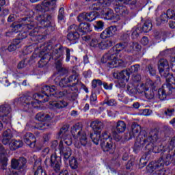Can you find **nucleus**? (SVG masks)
<instances>
[{"instance_id":"obj_41","label":"nucleus","mask_w":175,"mask_h":175,"mask_svg":"<svg viewBox=\"0 0 175 175\" xmlns=\"http://www.w3.org/2000/svg\"><path fill=\"white\" fill-rule=\"evenodd\" d=\"M79 163L75 157H71L70 159V166L72 169H77Z\"/></svg>"},{"instance_id":"obj_13","label":"nucleus","mask_w":175,"mask_h":175,"mask_svg":"<svg viewBox=\"0 0 175 175\" xmlns=\"http://www.w3.org/2000/svg\"><path fill=\"white\" fill-rule=\"evenodd\" d=\"M12 112V108L8 104L3 105L0 106V118H2L3 122L9 124L10 122V118H8V116Z\"/></svg>"},{"instance_id":"obj_40","label":"nucleus","mask_w":175,"mask_h":175,"mask_svg":"<svg viewBox=\"0 0 175 175\" xmlns=\"http://www.w3.org/2000/svg\"><path fill=\"white\" fill-rule=\"evenodd\" d=\"M139 65L136 64L134 66H131V68H128L126 70H127L129 75H131V73H136L139 72Z\"/></svg>"},{"instance_id":"obj_55","label":"nucleus","mask_w":175,"mask_h":175,"mask_svg":"<svg viewBox=\"0 0 175 175\" xmlns=\"http://www.w3.org/2000/svg\"><path fill=\"white\" fill-rule=\"evenodd\" d=\"M148 69L149 73L151 76H155L157 71L155 70V68H154V67H152V66H148Z\"/></svg>"},{"instance_id":"obj_21","label":"nucleus","mask_w":175,"mask_h":175,"mask_svg":"<svg viewBox=\"0 0 175 175\" xmlns=\"http://www.w3.org/2000/svg\"><path fill=\"white\" fill-rule=\"evenodd\" d=\"M59 150L60 154L65 159H69L72 155V150L69 147H64V142H60L59 144Z\"/></svg>"},{"instance_id":"obj_5","label":"nucleus","mask_w":175,"mask_h":175,"mask_svg":"<svg viewBox=\"0 0 175 175\" xmlns=\"http://www.w3.org/2000/svg\"><path fill=\"white\" fill-rule=\"evenodd\" d=\"M164 148L163 152H161V158L156 162L152 161L150 164L146 167V169L149 173H152L154 170H157V169H162L163 166H169L170 165L172 161H173V156H172V150L170 149H167Z\"/></svg>"},{"instance_id":"obj_11","label":"nucleus","mask_w":175,"mask_h":175,"mask_svg":"<svg viewBox=\"0 0 175 175\" xmlns=\"http://www.w3.org/2000/svg\"><path fill=\"white\" fill-rule=\"evenodd\" d=\"M90 137L96 146H98L100 142L103 143V142H106L109 140V139H112L111 135L109 131H103L101 134L100 131L94 132V133L90 134Z\"/></svg>"},{"instance_id":"obj_48","label":"nucleus","mask_w":175,"mask_h":175,"mask_svg":"<svg viewBox=\"0 0 175 175\" xmlns=\"http://www.w3.org/2000/svg\"><path fill=\"white\" fill-rule=\"evenodd\" d=\"M47 126H49V124H46V123L43 122H39L36 124V128L40 131H43L46 129Z\"/></svg>"},{"instance_id":"obj_57","label":"nucleus","mask_w":175,"mask_h":175,"mask_svg":"<svg viewBox=\"0 0 175 175\" xmlns=\"http://www.w3.org/2000/svg\"><path fill=\"white\" fill-rule=\"evenodd\" d=\"M64 8H61L59 10L58 20H62L65 16L64 15Z\"/></svg>"},{"instance_id":"obj_63","label":"nucleus","mask_w":175,"mask_h":175,"mask_svg":"<svg viewBox=\"0 0 175 175\" xmlns=\"http://www.w3.org/2000/svg\"><path fill=\"white\" fill-rule=\"evenodd\" d=\"M50 152L49 148H45L42 150V157H46Z\"/></svg>"},{"instance_id":"obj_61","label":"nucleus","mask_w":175,"mask_h":175,"mask_svg":"<svg viewBox=\"0 0 175 175\" xmlns=\"http://www.w3.org/2000/svg\"><path fill=\"white\" fill-rule=\"evenodd\" d=\"M131 31H127L126 33L123 34L122 39L123 40H126V39H129V36H131Z\"/></svg>"},{"instance_id":"obj_56","label":"nucleus","mask_w":175,"mask_h":175,"mask_svg":"<svg viewBox=\"0 0 175 175\" xmlns=\"http://www.w3.org/2000/svg\"><path fill=\"white\" fill-rule=\"evenodd\" d=\"M54 118V113L45 114L44 121H51Z\"/></svg>"},{"instance_id":"obj_59","label":"nucleus","mask_w":175,"mask_h":175,"mask_svg":"<svg viewBox=\"0 0 175 175\" xmlns=\"http://www.w3.org/2000/svg\"><path fill=\"white\" fill-rule=\"evenodd\" d=\"M103 85L105 90H113V83H110L109 85H107V83L104 82L103 83Z\"/></svg>"},{"instance_id":"obj_34","label":"nucleus","mask_w":175,"mask_h":175,"mask_svg":"<svg viewBox=\"0 0 175 175\" xmlns=\"http://www.w3.org/2000/svg\"><path fill=\"white\" fill-rule=\"evenodd\" d=\"M102 14L105 16L107 20H112V18H114V12L112 10H110V8L105 9V11L102 12Z\"/></svg>"},{"instance_id":"obj_28","label":"nucleus","mask_w":175,"mask_h":175,"mask_svg":"<svg viewBox=\"0 0 175 175\" xmlns=\"http://www.w3.org/2000/svg\"><path fill=\"white\" fill-rule=\"evenodd\" d=\"M10 150H17V148H20L24 146V143L22 141H17L16 139H12V142L9 144Z\"/></svg>"},{"instance_id":"obj_44","label":"nucleus","mask_w":175,"mask_h":175,"mask_svg":"<svg viewBox=\"0 0 175 175\" xmlns=\"http://www.w3.org/2000/svg\"><path fill=\"white\" fill-rule=\"evenodd\" d=\"M116 2H120V3H125L126 5H136V0H116Z\"/></svg>"},{"instance_id":"obj_2","label":"nucleus","mask_w":175,"mask_h":175,"mask_svg":"<svg viewBox=\"0 0 175 175\" xmlns=\"http://www.w3.org/2000/svg\"><path fill=\"white\" fill-rule=\"evenodd\" d=\"M142 132V127L140 125L133 123L131 126V131L129 133V139L136 137V142L135 143V147L137 150H140L144 147L145 150L148 151H153L154 152H161L158 150H155L157 148V142H158V135L159 133L157 130L150 131L149 137L146 138L143 137V135H140Z\"/></svg>"},{"instance_id":"obj_22","label":"nucleus","mask_w":175,"mask_h":175,"mask_svg":"<svg viewBox=\"0 0 175 175\" xmlns=\"http://www.w3.org/2000/svg\"><path fill=\"white\" fill-rule=\"evenodd\" d=\"M8 153L3 148V146L0 144V165L5 167V166L8 165Z\"/></svg>"},{"instance_id":"obj_36","label":"nucleus","mask_w":175,"mask_h":175,"mask_svg":"<svg viewBox=\"0 0 175 175\" xmlns=\"http://www.w3.org/2000/svg\"><path fill=\"white\" fill-rule=\"evenodd\" d=\"M152 29V23H151V21L147 20L144 24L142 27V32H150V31Z\"/></svg>"},{"instance_id":"obj_42","label":"nucleus","mask_w":175,"mask_h":175,"mask_svg":"<svg viewBox=\"0 0 175 175\" xmlns=\"http://www.w3.org/2000/svg\"><path fill=\"white\" fill-rule=\"evenodd\" d=\"M44 16L40 15V16L37 17L38 21L40 22V25L42 26H39L40 28H43V27H47V25H46V21L44 19Z\"/></svg>"},{"instance_id":"obj_30","label":"nucleus","mask_w":175,"mask_h":175,"mask_svg":"<svg viewBox=\"0 0 175 175\" xmlns=\"http://www.w3.org/2000/svg\"><path fill=\"white\" fill-rule=\"evenodd\" d=\"M57 0H48L42 3V8H48L46 10H52L55 8V2Z\"/></svg>"},{"instance_id":"obj_33","label":"nucleus","mask_w":175,"mask_h":175,"mask_svg":"<svg viewBox=\"0 0 175 175\" xmlns=\"http://www.w3.org/2000/svg\"><path fill=\"white\" fill-rule=\"evenodd\" d=\"M79 70L77 69V66H75L72 68V75L70 76L68 78H67V80H72L70 81V83H72L73 81H75V80H77L79 79Z\"/></svg>"},{"instance_id":"obj_60","label":"nucleus","mask_w":175,"mask_h":175,"mask_svg":"<svg viewBox=\"0 0 175 175\" xmlns=\"http://www.w3.org/2000/svg\"><path fill=\"white\" fill-rule=\"evenodd\" d=\"M62 59H57L56 62V68L58 69V70H61L62 69Z\"/></svg>"},{"instance_id":"obj_8","label":"nucleus","mask_w":175,"mask_h":175,"mask_svg":"<svg viewBox=\"0 0 175 175\" xmlns=\"http://www.w3.org/2000/svg\"><path fill=\"white\" fill-rule=\"evenodd\" d=\"M154 90H155V83L151 80H148L145 84L142 83L138 86V92L140 94L144 92V95L147 99L154 98Z\"/></svg>"},{"instance_id":"obj_35","label":"nucleus","mask_w":175,"mask_h":175,"mask_svg":"<svg viewBox=\"0 0 175 175\" xmlns=\"http://www.w3.org/2000/svg\"><path fill=\"white\" fill-rule=\"evenodd\" d=\"M156 21L157 25H161V24H165V23H167V21H169V18L167 17V15L164 13L162 14L160 18H157Z\"/></svg>"},{"instance_id":"obj_26","label":"nucleus","mask_w":175,"mask_h":175,"mask_svg":"<svg viewBox=\"0 0 175 175\" xmlns=\"http://www.w3.org/2000/svg\"><path fill=\"white\" fill-rule=\"evenodd\" d=\"M114 79H118V80H121L122 79H125L126 76L129 77V72L128 70H122L121 72H114L113 74Z\"/></svg>"},{"instance_id":"obj_6","label":"nucleus","mask_w":175,"mask_h":175,"mask_svg":"<svg viewBox=\"0 0 175 175\" xmlns=\"http://www.w3.org/2000/svg\"><path fill=\"white\" fill-rule=\"evenodd\" d=\"M23 29L27 31V29H32L29 33V36L33 38H36V36H39V27H36L35 22L32 21V18L26 17L22 18V23H19L14 27L12 29L13 32H21Z\"/></svg>"},{"instance_id":"obj_4","label":"nucleus","mask_w":175,"mask_h":175,"mask_svg":"<svg viewBox=\"0 0 175 175\" xmlns=\"http://www.w3.org/2000/svg\"><path fill=\"white\" fill-rule=\"evenodd\" d=\"M56 88L55 85L49 86L47 85H44L41 88V92L43 94H40L38 93H36L32 94L29 93L25 94V96L21 98L23 103H24V106L25 109H33V107H37L38 105H39V100L46 96V98L44 99V102H49L51 99L50 97V92H54L55 91Z\"/></svg>"},{"instance_id":"obj_32","label":"nucleus","mask_w":175,"mask_h":175,"mask_svg":"<svg viewBox=\"0 0 175 175\" xmlns=\"http://www.w3.org/2000/svg\"><path fill=\"white\" fill-rule=\"evenodd\" d=\"M21 43V41H20V40H14L12 44H11L8 47V51H10V53L12 51H16L17 49H20V47H21V46L20 45Z\"/></svg>"},{"instance_id":"obj_45","label":"nucleus","mask_w":175,"mask_h":175,"mask_svg":"<svg viewBox=\"0 0 175 175\" xmlns=\"http://www.w3.org/2000/svg\"><path fill=\"white\" fill-rule=\"evenodd\" d=\"M88 13L81 14L78 16V21H79V23H81V21H88Z\"/></svg>"},{"instance_id":"obj_38","label":"nucleus","mask_w":175,"mask_h":175,"mask_svg":"<svg viewBox=\"0 0 175 175\" xmlns=\"http://www.w3.org/2000/svg\"><path fill=\"white\" fill-rule=\"evenodd\" d=\"M140 35V29L139 27H134L132 29L131 38L132 39H137Z\"/></svg>"},{"instance_id":"obj_7","label":"nucleus","mask_w":175,"mask_h":175,"mask_svg":"<svg viewBox=\"0 0 175 175\" xmlns=\"http://www.w3.org/2000/svg\"><path fill=\"white\" fill-rule=\"evenodd\" d=\"M71 133L74 139L79 140V142H75V146L77 148H80L81 146L85 147L88 143V139H87V134L85 132L81 129V126L80 123H77L71 128Z\"/></svg>"},{"instance_id":"obj_51","label":"nucleus","mask_w":175,"mask_h":175,"mask_svg":"<svg viewBox=\"0 0 175 175\" xmlns=\"http://www.w3.org/2000/svg\"><path fill=\"white\" fill-rule=\"evenodd\" d=\"M34 175H47V174L42 167H38L37 170L35 172Z\"/></svg>"},{"instance_id":"obj_24","label":"nucleus","mask_w":175,"mask_h":175,"mask_svg":"<svg viewBox=\"0 0 175 175\" xmlns=\"http://www.w3.org/2000/svg\"><path fill=\"white\" fill-rule=\"evenodd\" d=\"M100 36H96L92 38L90 46V47H94V49H100Z\"/></svg>"},{"instance_id":"obj_43","label":"nucleus","mask_w":175,"mask_h":175,"mask_svg":"<svg viewBox=\"0 0 175 175\" xmlns=\"http://www.w3.org/2000/svg\"><path fill=\"white\" fill-rule=\"evenodd\" d=\"M98 17V14L96 12L88 13V21H94Z\"/></svg>"},{"instance_id":"obj_31","label":"nucleus","mask_w":175,"mask_h":175,"mask_svg":"<svg viewBox=\"0 0 175 175\" xmlns=\"http://www.w3.org/2000/svg\"><path fill=\"white\" fill-rule=\"evenodd\" d=\"M111 46H113V41L111 40H103L100 41V49L106 50L111 47Z\"/></svg>"},{"instance_id":"obj_19","label":"nucleus","mask_w":175,"mask_h":175,"mask_svg":"<svg viewBox=\"0 0 175 175\" xmlns=\"http://www.w3.org/2000/svg\"><path fill=\"white\" fill-rule=\"evenodd\" d=\"M116 32H117V27L110 26L100 34V37L101 39H107V38H111Z\"/></svg>"},{"instance_id":"obj_17","label":"nucleus","mask_w":175,"mask_h":175,"mask_svg":"<svg viewBox=\"0 0 175 175\" xmlns=\"http://www.w3.org/2000/svg\"><path fill=\"white\" fill-rule=\"evenodd\" d=\"M101 148L105 152L114 154L116 146L113 144V139H109L107 141H103V142H101Z\"/></svg>"},{"instance_id":"obj_29","label":"nucleus","mask_w":175,"mask_h":175,"mask_svg":"<svg viewBox=\"0 0 175 175\" xmlns=\"http://www.w3.org/2000/svg\"><path fill=\"white\" fill-rule=\"evenodd\" d=\"M68 95V91L64 90L62 92H56L55 94H50V100H55V99H58L59 98H62V96H66Z\"/></svg>"},{"instance_id":"obj_52","label":"nucleus","mask_w":175,"mask_h":175,"mask_svg":"<svg viewBox=\"0 0 175 175\" xmlns=\"http://www.w3.org/2000/svg\"><path fill=\"white\" fill-rule=\"evenodd\" d=\"M44 117L45 114L44 113H38L36 116V120H38V121H40L41 122H44Z\"/></svg>"},{"instance_id":"obj_50","label":"nucleus","mask_w":175,"mask_h":175,"mask_svg":"<svg viewBox=\"0 0 175 175\" xmlns=\"http://www.w3.org/2000/svg\"><path fill=\"white\" fill-rule=\"evenodd\" d=\"M70 81H72V80L68 79V78H64L59 81V85L60 87H66L67 84L70 83Z\"/></svg>"},{"instance_id":"obj_23","label":"nucleus","mask_w":175,"mask_h":175,"mask_svg":"<svg viewBox=\"0 0 175 175\" xmlns=\"http://www.w3.org/2000/svg\"><path fill=\"white\" fill-rule=\"evenodd\" d=\"M90 126L94 132H100L105 128V124L99 120H94L91 122Z\"/></svg>"},{"instance_id":"obj_58","label":"nucleus","mask_w":175,"mask_h":175,"mask_svg":"<svg viewBox=\"0 0 175 175\" xmlns=\"http://www.w3.org/2000/svg\"><path fill=\"white\" fill-rule=\"evenodd\" d=\"M104 103L108 106H114V105H116V100L111 99L109 100H105Z\"/></svg>"},{"instance_id":"obj_20","label":"nucleus","mask_w":175,"mask_h":175,"mask_svg":"<svg viewBox=\"0 0 175 175\" xmlns=\"http://www.w3.org/2000/svg\"><path fill=\"white\" fill-rule=\"evenodd\" d=\"M23 140L31 148H35V146H36V140L35 139L33 134L27 133L23 137Z\"/></svg>"},{"instance_id":"obj_25","label":"nucleus","mask_w":175,"mask_h":175,"mask_svg":"<svg viewBox=\"0 0 175 175\" xmlns=\"http://www.w3.org/2000/svg\"><path fill=\"white\" fill-rule=\"evenodd\" d=\"M51 106L55 107V109H64L68 106V103L62 100V101H54V100H49Z\"/></svg>"},{"instance_id":"obj_37","label":"nucleus","mask_w":175,"mask_h":175,"mask_svg":"<svg viewBox=\"0 0 175 175\" xmlns=\"http://www.w3.org/2000/svg\"><path fill=\"white\" fill-rule=\"evenodd\" d=\"M105 27V23L102 21H98L96 22V25H94L95 31H103V27Z\"/></svg>"},{"instance_id":"obj_54","label":"nucleus","mask_w":175,"mask_h":175,"mask_svg":"<svg viewBox=\"0 0 175 175\" xmlns=\"http://www.w3.org/2000/svg\"><path fill=\"white\" fill-rule=\"evenodd\" d=\"M11 139H12L11 137H2L1 142H2L3 144L6 146V144H10Z\"/></svg>"},{"instance_id":"obj_12","label":"nucleus","mask_w":175,"mask_h":175,"mask_svg":"<svg viewBox=\"0 0 175 175\" xmlns=\"http://www.w3.org/2000/svg\"><path fill=\"white\" fill-rule=\"evenodd\" d=\"M68 133L69 126L68 125L63 126L58 133L59 137L63 139V141H60L63 142V146L64 144H66V146L72 145V139L70 138V135H68Z\"/></svg>"},{"instance_id":"obj_49","label":"nucleus","mask_w":175,"mask_h":175,"mask_svg":"<svg viewBox=\"0 0 175 175\" xmlns=\"http://www.w3.org/2000/svg\"><path fill=\"white\" fill-rule=\"evenodd\" d=\"M165 14H167V17H168V19L175 20V13L173 10H168Z\"/></svg>"},{"instance_id":"obj_18","label":"nucleus","mask_w":175,"mask_h":175,"mask_svg":"<svg viewBox=\"0 0 175 175\" xmlns=\"http://www.w3.org/2000/svg\"><path fill=\"white\" fill-rule=\"evenodd\" d=\"M118 3H121V2L115 0V12L118 13V14L122 16V17H128V16H129V11L128 10V8L126 6L120 5Z\"/></svg>"},{"instance_id":"obj_62","label":"nucleus","mask_w":175,"mask_h":175,"mask_svg":"<svg viewBox=\"0 0 175 175\" xmlns=\"http://www.w3.org/2000/svg\"><path fill=\"white\" fill-rule=\"evenodd\" d=\"M141 43L144 46H147L148 44V38L147 37L142 38V39L141 40Z\"/></svg>"},{"instance_id":"obj_64","label":"nucleus","mask_w":175,"mask_h":175,"mask_svg":"<svg viewBox=\"0 0 175 175\" xmlns=\"http://www.w3.org/2000/svg\"><path fill=\"white\" fill-rule=\"evenodd\" d=\"M100 5H99V3H94L92 5V9H93L94 10H99L100 9Z\"/></svg>"},{"instance_id":"obj_10","label":"nucleus","mask_w":175,"mask_h":175,"mask_svg":"<svg viewBox=\"0 0 175 175\" xmlns=\"http://www.w3.org/2000/svg\"><path fill=\"white\" fill-rule=\"evenodd\" d=\"M44 163L46 166H50L53 169L56 173H58L61 170V165H62V161H61V157L57 156V154H51L50 158H46Z\"/></svg>"},{"instance_id":"obj_39","label":"nucleus","mask_w":175,"mask_h":175,"mask_svg":"<svg viewBox=\"0 0 175 175\" xmlns=\"http://www.w3.org/2000/svg\"><path fill=\"white\" fill-rule=\"evenodd\" d=\"M161 113L162 114H164V116H165V117H167V118H170V117H173L174 109H167L165 111H161Z\"/></svg>"},{"instance_id":"obj_53","label":"nucleus","mask_w":175,"mask_h":175,"mask_svg":"<svg viewBox=\"0 0 175 175\" xmlns=\"http://www.w3.org/2000/svg\"><path fill=\"white\" fill-rule=\"evenodd\" d=\"M2 137H13V134H12V130L11 129H7L3 133Z\"/></svg>"},{"instance_id":"obj_1","label":"nucleus","mask_w":175,"mask_h":175,"mask_svg":"<svg viewBox=\"0 0 175 175\" xmlns=\"http://www.w3.org/2000/svg\"><path fill=\"white\" fill-rule=\"evenodd\" d=\"M66 51V62L70 61V49L64 47L60 44H55L53 46L51 44H40L39 57L41 58L38 62L39 68L46 66L51 59L57 61L64 59V53Z\"/></svg>"},{"instance_id":"obj_46","label":"nucleus","mask_w":175,"mask_h":175,"mask_svg":"<svg viewBox=\"0 0 175 175\" xmlns=\"http://www.w3.org/2000/svg\"><path fill=\"white\" fill-rule=\"evenodd\" d=\"M175 147V137L172 139H171V141L170 142L169 144L165 147V148H167V150H172L173 148Z\"/></svg>"},{"instance_id":"obj_47","label":"nucleus","mask_w":175,"mask_h":175,"mask_svg":"<svg viewBox=\"0 0 175 175\" xmlns=\"http://www.w3.org/2000/svg\"><path fill=\"white\" fill-rule=\"evenodd\" d=\"M98 5L103 7L110 6L111 5V0H98Z\"/></svg>"},{"instance_id":"obj_9","label":"nucleus","mask_w":175,"mask_h":175,"mask_svg":"<svg viewBox=\"0 0 175 175\" xmlns=\"http://www.w3.org/2000/svg\"><path fill=\"white\" fill-rule=\"evenodd\" d=\"M174 83L166 81V83L162 85V88L159 89L157 97L161 100H165L167 95H170L174 90V88L172 85Z\"/></svg>"},{"instance_id":"obj_14","label":"nucleus","mask_w":175,"mask_h":175,"mask_svg":"<svg viewBox=\"0 0 175 175\" xmlns=\"http://www.w3.org/2000/svg\"><path fill=\"white\" fill-rule=\"evenodd\" d=\"M80 38V34L79 33V26L76 25H70L68 27V33L67 35L68 40L70 42H75Z\"/></svg>"},{"instance_id":"obj_16","label":"nucleus","mask_w":175,"mask_h":175,"mask_svg":"<svg viewBox=\"0 0 175 175\" xmlns=\"http://www.w3.org/2000/svg\"><path fill=\"white\" fill-rule=\"evenodd\" d=\"M27 163V159L21 157L18 159H13L11 161V167L15 170H23Z\"/></svg>"},{"instance_id":"obj_15","label":"nucleus","mask_w":175,"mask_h":175,"mask_svg":"<svg viewBox=\"0 0 175 175\" xmlns=\"http://www.w3.org/2000/svg\"><path fill=\"white\" fill-rule=\"evenodd\" d=\"M126 129V124H125V122L122 120L118 121L116 126V132L113 133V139H115L116 142H119V140H121V137L118 135V133H124Z\"/></svg>"},{"instance_id":"obj_27","label":"nucleus","mask_w":175,"mask_h":175,"mask_svg":"<svg viewBox=\"0 0 175 175\" xmlns=\"http://www.w3.org/2000/svg\"><path fill=\"white\" fill-rule=\"evenodd\" d=\"M79 32H82V33H87V32H91V26L88 23H81L78 26Z\"/></svg>"},{"instance_id":"obj_3","label":"nucleus","mask_w":175,"mask_h":175,"mask_svg":"<svg viewBox=\"0 0 175 175\" xmlns=\"http://www.w3.org/2000/svg\"><path fill=\"white\" fill-rule=\"evenodd\" d=\"M142 46L137 42H130V43H120L117 44L111 49L109 50L108 53L105 54L103 59H101L102 62H105L106 59H108V66L111 68H125V62L122 59H117V54L120 51L124 50L128 51V53H132V51H140Z\"/></svg>"}]
</instances>
